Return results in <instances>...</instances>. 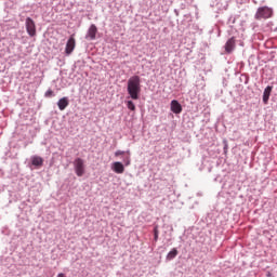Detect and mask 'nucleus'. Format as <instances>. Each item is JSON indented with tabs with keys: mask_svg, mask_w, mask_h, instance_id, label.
I'll return each instance as SVG.
<instances>
[{
	"mask_svg": "<svg viewBox=\"0 0 277 277\" xmlns=\"http://www.w3.org/2000/svg\"><path fill=\"white\" fill-rule=\"evenodd\" d=\"M179 254V251L176 248H173L168 254H167V261H172L173 259H176Z\"/></svg>",
	"mask_w": 277,
	"mask_h": 277,
	"instance_id": "13",
	"label": "nucleus"
},
{
	"mask_svg": "<svg viewBox=\"0 0 277 277\" xmlns=\"http://www.w3.org/2000/svg\"><path fill=\"white\" fill-rule=\"evenodd\" d=\"M98 32V28L96 25L92 24L85 35L87 40H96V34Z\"/></svg>",
	"mask_w": 277,
	"mask_h": 277,
	"instance_id": "6",
	"label": "nucleus"
},
{
	"mask_svg": "<svg viewBox=\"0 0 277 277\" xmlns=\"http://www.w3.org/2000/svg\"><path fill=\"white\" fill-rule=\"evenodd\" d=\"M30 161L31 166H34L37 169L42 168V166H44V159L40 156H31Z\"/></svg>",
	"mask_w": 277,
	"mask_h": 277,
	"instance_id": "7",
	"label": "nucleus"
},
{
	"mask_svg": "<svg viewBox=\"0 0 277 277\" xmlns=\"http://www.w3.org/2000/svg\"><path fill=\"white\" fill-rule=\"evenodd\" d=\"M272 90H273V87H271V85H268L264 89V92H263L264 105H267V103H269V96H272Z\"/></svg>",
	"mask_w": 277,
	"mask_h": 277,
	"instance_id": "12",
	"label": "nucleus"
},
{
	"mask_svg": "<svg viewBox=\"0 0 277 277\" xmlns=\"http://www.w3.org/2000/svg\"><path fill=\"white\" fill-rule=\"evenodd\" d=\"M127 107H128V109H130L131 111H135V104L133 103V101H128V102H127Z\"/></svg>",
	"mask_w": 277,
	"mask_h": 277,
	"instance_id": "16",
	"label": "nucleus"
},
{
	"mask_svg": "<svg viewBox=\"0 0 277 277\" xmlns=\"http://www.w3.org/2000/svg\"><path fill=\"white\" fill-rule=\"evenodd\" d=\"M25 25L28 36H30V38H34V36H36V22H34L31 17H27Z\"/></svg>",
	"mask_w": 277,
	"mask_h": 277,
	"instance_id": "4",
	"label": "nucleus"
},
{
	"mask_svg": "<svg viewBox=\"0 0 277 277\" xmlns=\"http://www.w3.org/2000/svg\"><path fill=\"white\" fill-rule=\"evenodd\" d=\"M140 92H142L140 76L130 77L128 80V94L133 101H137Z\"/></svg>",
	"mask_w": 277,
	"mask_h": 277,
	"instance_id": "1",
	"label": "nucleus"
},
{
	"mask_svg": "<svg viewBox=\"0 0 277 277\" xmlns=\"http://www.w3.org/2000/svg\"><path fill=\"white\" fill-rule=\"evenodd\" d=\"M272 16H274V10H272L269 6H261L255 13L256 21H262V18H272Z\"/></svg>",
	"mask_w": 277,
	"mask_h": 277,
	"instance_id": "2",
	"label": "nucleus"
},
{
	"mask_svg": "<svg viewBox=\"0 0 277 277\" xmlns=\"http://www.w3.org/2000/svg\"><path fill=\"white\" fill-rule=\"evenodd\" d=\"M111 170L116 174H122L124 172V164L120 161H116L111 164Z\"/></svg>",
	"mask_w": 277,
	"mask_h": 277,
	"instance_id": "9",
	"label": "nucleus"
},
{
	"mask_svg": "<svg viewBox=\"0 0 277 277\" xmlns=\"http://www.w3.org/2000/svg\"><path fill=\"white\" fill-rule=\"evenodd\" d=\"M235 47H237V40L235 39V37H232L230 39H228L226 41V43L224 45L225 53L230 55V53H233V51H235Z\"/></svg>",
	"mask_w": 277,
	"mask_h": 277,
	"instance_id": "5",
	"label": "nucleus"
},
{
	"mask_svg": "<svg viewBox=\"0 0 277 277\" xmlns=\"http://www.w3.org/2000/svg\"><path fill=\"white\" fill-rule=\"evenodd\" d=\"M120 155H123V157H124L127 155V151H124V150L115 151V157H120Z\"/></svg>",
	"mask_w": 277,
	"mask_h": 277,
	"instance_id": "17",
	"label": "nucleus"
},
{
	"mask_svg": "<svg viewBox=\"0 0 277 277\" xmlns=\"http://www.w3.org/2000/svg\"><path fill=\"white\" fill-rule=\"evenodd\" d=\"M122 162L124 166H131V150H127V154L123 156Z\"/></svg>",
	"mask_w": 277,
	"mask_h": 277,
	"instance_id": "14",
	"label": "nucleus"
},
{
	"mask_svg": "<svg viewBox=\"0 0 277 277\" xmlns=\"http://www.w3.org/2000/svg\"><path fill=\"white\" fill-rule=\"evenodd\" d=\"M267 276H268V277H272V273H268Z\"/></svg>",
	"mask_w": 277,
	"mask_h": 277,
	"instance_id": "19",
	"label": "nucleus"
},
{
	"mask_svg": "<svg viewBox=\"0 0 277 277\" xmlns=\"http://www.w3.org/2000/svg\"><path fill=\"white\" fill-rule=\"evenodd\" d=\"M57 277H64V273H60Z\"/></svg>",
	"mask_w": 277,
	"mask_h": 277,
	"instance_id": "18",
	"label": "nucleus"
},
{
	"mask_svg": "<svg viewBox=\"0 0 277 277\" xmlns=\"http://www.w3.org/2000/svg\"><path fill=\"white\" fill-rule=\"evenodd\" d=\"M159 240V226L156 225L154 227V241H158Z\"/></svg>",
	"mask_w": 277,
	"mask_h": 277,
	"instance_id": "15",
	"label": "nucleus"
},
{
	"mask_svg": "<svg viewBox=\"0 0 277 277\" xmlns=\"http://www.w3.org/2000/svg\"><path fill=\"white\" fill-rule=\"evenodd\" d=\"M171 111L173 114H181V111H183V106H181V103H179V101H171Z\"/></svg>",
	"mask_w": 277,
	"mask_h": 277,
	"instance_id": "10",
	"label": "nucleus"
},
{
	"mask_svg": "<svg viewBox=\"0 0 277 277\" xmlns=\"http://www.w3.org/2000/svg\"><path fill=\"white\" fill-rule=\"evenodd\" d=\"M75 38L70 37L66 43V48H65V53L66 55H70L72 53V51H75Z\"/></svg>",
	"mask_w": 277,
	"mask_h": 277,
	"instance_id": "8",
	"label": "nucleus"
},
{
	"mask_svg": "<svg viewBox=\"0 0 277 277\" xmlns=\"http://www.w3.org/2000/svg\"><path fill=\"white\" fill-rule=\"evenodd\" d=\"M74 169L78 176H83L85 174V161L81 158H76L74 160Z\"/></svg>",
	"mask_w": 277,
	"mask_h": 277,
	"instance_id": "3",
	"label": "nucleus"
},
{
	"mask_svg": "<svg viewBox=\"0 0 277 277\" xmlns=\"http://www.w3.org/2000/svg\"><path fill=\"white\" fill-rule=\"evenodd\" d=\"M70 104V102L68 101V97H62L58 100L57 102V107L60 109V111H64V109H66V107H68V105Z\"/></svg>",
	"mask_w": 277,
	"mask_h": 277,
	"instance_id": "11",
	"label": "nucleus"
}]
</instances>
